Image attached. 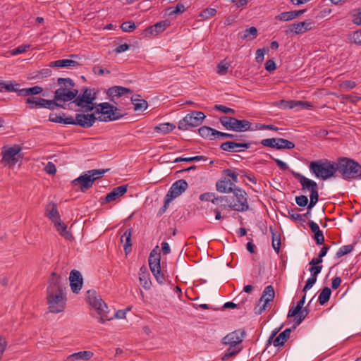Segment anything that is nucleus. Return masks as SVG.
<instances>
[{
  "label": "nucleus",
  "mask_w": 361,
  "mask_h": 361,
  "mask_svg": "<svg viewBox=\"0 0 361 361\" xmlns=\"http://www.w3.org/2000/svg\"><path fill=\"white\" fill-rule=\"evenodd\" d=\"M67 297L65 283L62 278L53 272L47 288V309L49 312H63L66 307Z\"/></svg>",
  "instance_id": "1"
},
{
  "label": "nucleus",
  "mask_w": 361,
  "mask_h": 361,
  "mask_svg": "<svg viewBox=\"0 0 361 361\" xmlns=\"http://www.w3.org/2000/svg\"><path fill=\"white\" fill-rule=\"evenodd\" d=\"M309 169L312 174L322 180L336 177L338 170L337 162H334L326 159L311 161Z\"/></svg>",
  "instance_id": "2"
},
{
  "label": "nucleus",
  "mask_w": 361,
  "mask_h": 361,
  "mask_svg": "<svg viewBox=\"0 0 361 361\" xmlns=\"http://www.w3.org/2000/svg\"><path fill=\"white\" fill-rule=\"evenodd\" d=\"M337 167L338 172L345 180L361 178V165L348 158H341L338 160Z\"/></svg>",
  "instance_id": "3"
},
{
  "label": "nucleus",
  "mask_w": 361,
  "mask_h": 361,
  "mask_svg": "<svg viewBox=\"0 0 361 361\" xmlns=\"http://www.w3.org/2000/svg\"><path fill=\"white\" fill-rule=\"evenodd\" d=\"M95 114H101L97 116V118L99 121L102 122L118 120L124 116L118 108L108 102L97 104V108L95 109Z\"/></svg>",
  "instance_id": "4"
},
{
  "label": "nucleus",
  "mask_w": 361,
  "mask_h": 361,
  "mask_svg": "<svg viewBox=\"0 0 361 361\" xmlns=\"http://www.w3.org/2000/svg\"><path fill=\"white\" fill-rule=\"evenodd\" d=\"M109 169H93L81 174L78 178L73 180V184L80 185L82 191H85L93 185L94 180L100 178Z\"/></svg>",
  "instance_id": "5"
},
{
  "label": "nucleus",
  "mask_w": 361,
  "mask_h": 361,
  "mask_svg": "<svg viewBox=\"0 0 361 361\" xmlns=\"http://www.w3.org/2000/svg\"><path fill=\"white\" fill-rule=\"evenodd\" d=\"M224 177L219 180L216 183V190L221 193L233 192L235 183L238 182V173L231 169L224 170Z\"/></svg>",
  "instance_id": "6"
},
{
  "label": "nucleus",
  "mask_w": 361,
  "mask_h": 361,
  "mask_svg": "<svg viewBox=\"0 0 361 361\" xmlns=\"http://www.w3.org/2000/svg\"><path fill=\"white\" fill-rule=\"evenodd\" d=\"M21 147L18 145L11 147L4 146L2 148L1 163L9 168L13 167L22 159L20 152Z\"/></svg>",
  "instance_id": "7"
},
{
  "label": "nucleus",
  "mask_w": 361,
  "mask_h": 361,
  "mask_svg": "<svg viewBox=\"0 0 361 361\" xmlns=\"http://www.w3.org/2000/svg\"><path fill=\"white\" fill-rule=\"evenodd\" d=\"M205 117L203 112L193 111L178 122V128L181 130H189L192 128L200 126Z\"/></svg>",
  "instance_id": "8"
},
{
  "label": "nucleus",
  "mask_w": 361,
  "mask_h": 361,
  "mask_svg": "<svg viewBox=\"0 0 361 361\" xmlns=\"http://www.w3.org/2000/svg\"><path fill=\"white\" fill-rule=\"evenodd\" d=\"M88 302L92 307L96 311V313L99 317V320L101 323H104L111 319L108 316V306L102 300L100 296L97 295L94 293L89 295Z\"/></svg>",
  "instance_id": "9"
},
{
  "label": "nucleus",
  "mask_w": 361,
  "mask_h": 361,
  "mask_svg": "<svg viewBox=\"0 0 361 361\" xmlns=\"http://www.w3.org/2000/svg\"><path fill=\"white\" fill-rule=\"evenodd\" d=\"M88 302L92 307L96 311V313L99 317V320L101 323H104L111 319L108 316V306L102 300L100 296L97 295L94 293L89 295Z\"/></svg>",
  "instance_id": "10"
},
{
  "label": "nucleus",
  "mask_w": 361,
  "mask_h": 361,
  "mask_svg": "<svg viewBox=\"0 0 361 361\" xmlns=\"http://www.w3.org/2000/svg\"><path fill=\"white\" fill-rule=\"evenodd\" d=\"M235 200L231 197V209L237 212H245L249 209L247 195L239 188H234L233 192Z\"/></svg>",
  "instance_id": "11"
},
{
  "label": "nucleus",
  "mask_w": 361,
  "mask_h": 361,
  "mask_svg": "<svg viewBox=\"0 0 361 361\" xmlns=\"http://www.w3.org/2000/svg\"><path fill=\"white\" fill-rule=\"evenodd\" d=\"M250 147V143L247 142L243 136H237L235 140L226 141L221 143L220 148L226 152H241L245 149Z\"/></svg>",
  "instance_id": "12"
},
{
  "label": "nucleus",
  "mask_w": 361,
  "mask_h": 361,
  "mask_svg": "<svg viewBox=\"0 0 361 361\" xmlns=\"http://www.w3.org/2000/svg\"><path fill=\"white\" fill-rule=\"evenodd\" d=\"M188 183L184 179H180L172 184L167 194L166 195V204L180 195L188 188Z\"/></svg>",
  "instance_id": "13"
},
{
  "label": "nucleus",
  "mask_w": 361,
  "mask_h": 361,
  "mask_svg": "<svg viewBox=\"0 0 361 361\" xmlns=\"http://www.w3.org/2000/svg\"><path fill=\"white\" fill-rule=\"evenodd\" d=\"M95 112L94 114H78L74 119L71 116V125H76L80 127L88 128L92 127L95 121L98 120Z\"/></svg>",
  "instance_id": "14"
},
{
  "label": "nucleus",
  "mask_w": 361,
  "mask_h": 361,
  "mask_svg": "<svg viewBox=\"0 0 361 361\" xmlns=\"http://www.w3.org/2000/svg\"><path fill=\"white\" fill-rule=\"evenodd\" d=\"M245 336V330H235L224 336L222 338V343L227 345L242 346L241 344Z\"/></svg>",
  "instance_id": "15"
},
{
  "label": "nucleus",
  "mask_w": 361,
  "mask_h": 361,
  "mask_svg": "<svg viewBox=\"0 0 361 361\" xmlns=\"http://www.w3.org/2000/svg\"><path fill=\"white\" fill-rule=\"evenodd\" d=\"M314 25L312 20H305L290 25L285 31L286 35L291 34H302L306 31L310 30Z\"/></svg>",
  "instance_id": "16"
},
{
  "label": "nucleus",
  "mask_w": 361,
  "mask_h": 361,
  "mask_svg": "<svg viewBox=\"0 0 361 361\" xmlns=\"http://www.w3.org/2000/svg\"><path fill=\"white\" fill-rule=\"evenodd\" d=\"M78 94V90L73 89L69 90L66 87H60L55 91V100L69 102L75 99Z\"/></svg>",
  "instance_id": "17"
},
{
  "label": "nucleus",
  "mask_w": 361,
  "mask_h": 361,
  "mask_svg": "<svg viewBox=\"0 0 361 361\" xmlns=\"http://www.w3.org/2000/svg\"><path fill=\"white\" fill-rule=\"evenodd\" d=\"M96 94L97 93L94 90L85 88L82 94H80L78 96L77 95L73 100V103L76 106H82L83 103L91 104L92 102H94L96 99Z\"/></svg>",
  "instance_id": "18"
},
{
  "label": "nucleus",
  "mask_w": 361,
  "mask_h": 361,
  "mask_svg": "<svg viewBox=\"0 0 361 361\" xmlns=\"http://www.w3.org/2000/svg\"><path fill=\"white\" fill-rule=\"evenodd\" d=\"M69 281L72 291L78 293L83 283V279L80 272L75 269L72 270L70 273Z\"/></svg>",
  "instance_id": "19"
},
{
  "label": "nucleus",
  "mask_w": 361,
  "mask_h": 361,
  "mask_svg": "<svg viewBox=\"0 0 361 361\" xmlns=\"http://www.w3.org/2000/svg\"><path fill=\"white\" fill-rule=\"evenodd\" d=\"M293 174L296 178L299 179L302 190H307L311 192L317 188V184L314 180L309 179L299 173L293 172Z\"/></svg>",
  "instance_id": "20"
},
{
  "label": "nucleus",
  "mask_w": 361,
  "mask_h": 361,
  "mask_svg": "<svg viewBox=\"0 0 361 361\" xmlns=\"http://www.w3.org/2000/svg\"><path fill=\"white\" fill-rule=\"evenodd\" d=\"M251 123L247 120H238L233 117L231 130L235 132H245L251 130Z\"/></svg>",
  "instance_id": "21"
},
{
  "label": "nucleus",
  "mask_w": 361,
  "mask_h": 361,
  "mask_svg": "<svg viewBox=\"0 0 361 361\" xmlns=\"http://www.w3.org/2000/svg\"><path fill=\"white\" fill-rule=\"evenodd\" d=\"M127 192V185H123L118 186L113 189V190L108 193L105 197L104 201L110 202L116 200L117 197L123 195Z\"/></svg>",
  "instance_id": "22"
},
{
  "label": "nucleus",
  "mask_w": 361,
  "mask_h": 361,
  "mask_svg": "<svg viewBox=\"0 0 361 361\" xmlns=\"http://www.w3.org/2000/svg\"><path fill=\"white\" fill-rule=\"evenodd\" d=\"M45 215L48 217L53 223H55L58 220L61 219L59 213L57 209L56 204L51 202L46 207Z\"/></svg>",
  "instance_id": "23"
},
{
  "label": "nucleus",
  "mask_w": 361,
  "mask_h": 361,
  "mask_svg": "<svg viewBox=\"0 0 361 361\" xmlns=\"http://www.w3.org/2000/svg\"><path fill=\"white\" fill-rule=\"evenodd\" d=\"M94 355L92 351H80L70 355L66 361L90 360Z\"/></svg>",
  "instance_id": "24"
},
{
  "label": "nucleus",
  "mask_w": 361,
  "mask_h": 361,
  "mask_svg": "<svg viewBox=\"0 0 361 361\" xmlns=\"http://www.w3.org/2000/svg\"><path fill=\"white\" fill-rule=\"evenodd\" d=\"M132 90L129 88L121 87V86H114L108 89L107 94L109 98L114 97H121L127 93H131ZM113 101L112 99H110Z\"/></svg>",
  "instance_id": "25"
},
{
  "label": "nucleus",
  "mask_w": 361,
  "mask_h": 361,
  "mask_svg": "<svg viewBox=\"0 0 361 361\" xmlns=\"http://www.w3.org/2000/svg\"><path fill=\"white\" fill-rule=\"evenodd\" d=\"M79 65L78 62L71 59H59L57 61H51L49 66L51 68H69L75 67Z\"/></svg>",
  "instance_id": "26"
},
{
  "label": "nucleus",
  "mask_w": 361,
  "mask_h": 361,
  "mask_svg": "<svg viewBox=\"0 0 361 361\" xmlns=\"http://www.w3.org/2000/svg\"><path fill=\"white\" fill-rule=\"evenodd\" d=\"M54 224L57 231L61 236L68 240L73 239L72 234L67 230V226L63 222H62L61 219L58 220Z\"/></svg>",
  "instance_id": "27"
},
{
  "label": "nucleus",
  "mask_w": 361,
  "mask_h": 361,
  "mask_svg": "<svg viewBox=\"0 0 361 361\" xmlns=\"http://www.w3.org/2000/svg\"><path fill=\"white\" fill-rule=\"evenodd\" d=\"M275 297V292L274 287L271 285L267 286L263 290L262 295L260 298V302L268 304L272 301Z\"/></svg>",
  "instance_id": "28"
},
{
  "label": "nucleus",
  "mask_w": 361,
  "mask_h": 361,
  "mask_svg": "<svg viewBox=\"0 0 361 361\" xmlns=\"http://www.w3.org/2000/svg\"><path fill=\"white\" fill-rule=\"evenodd\" d=\"M169 25V23L167 21H161L157 23L153 26L148 27L146 30V32L150 33L152 35H157L159 33L164 31Z\"/></svg>",
  "instance_id": "29"
},
{
  "label": "nucleus",
  "mask_w": 361,
  "mask_h": 361,
  "mask_svg": "<svg viewBox=\"0 0 361 361\" xmlns=\"http://www.w3.org/2000/svg\"><path fill=\"white\" fill-rule=\"evenodd\" d=\"M290 329H286L283 332L280 333L279 336L273 340L272 343L274 345L275 347H280L283 345L284 343L290 337Z\"/></svg>",
  "instance_id": "30"
},
{
  "label": "nucleus",
  "mask_w": 361,
  "mask_h": 361,
  "mask_svg": "<svg viewBox=\"0 0 361 361\" xmlns=\"http://www.w3.org/2000/svg\"><path fill=\"white\" fill-rule=\"evenodd\" d=\"M149 266L151 269H158L161 267L160 261L161 256L160 254L154 250H153L149 255Z\"/></svg>",
  "instance_id": "31"
},
{
  "label": "nucleus",
  "mask_w": 361,
  "mask_h": 361,
  "mask_svg": "<svg viewBox=\"0 0 361 361\" xmlns=\"http://www.w3.org/2000/svg\"><path fill=\"white\" fill-rule=\"evenodd\" d=\"M212 203L219 205L221 207L226 209L229 207L231 209V197L221 196L212 199Z\"/></svg>",
  "instance_id": "32"
},
{
  "label": "nucleus",
  "mask_w": 361,
  "mask_h": 361,
  "mask_svg": "<svg viewBox=\"0 0 361 361\" xmlns=\"http://www.w3.org/2000/svg\"><path fill=\"white\" fill-rule=\"evenodd\" d=\"M215 131L216 130L208 126H202L199 128L198 132L199 134L204 138L209 140H214L216 139Z\"/></svg>",
  "instance_id": "33"
},
{
  "label": "nucleus",
  "mask_w": 361,
  "mask_h": 361,
  "mask_svg": "<svg viewBox=\"0 0 361 361\" xmlns=\"http://www.w3.org/2000/svg\"><path fill=\"white\" fill-rule=\"evenodd\" d=\"M257 29L255 27H250L241 32L239 35L243 39L252 40L257 37Z\"/></svg>",
  "instance_id": "34"
},
{
  "label": "nucleus",
  "mask_w": 361,
  "mask_h": 361,
  "mask_svg": "<svg viewBox=\"0 0 361 361\" xmlns=\"http://www.w3.org/2000/svg\"><path fill=\"white\" fill-rule=\"evenodd\" d=\"M131 235H132V229H127L123 234L121 237V242L125 243L123 245L124 250L126 252H128V250L131 247Z\"/></svg>",
  "instance_id": "35"
},
{
  "label": "nucleus",
  "mask_w": 361,
  "mask_h": 361,
  "mask_svg": "<svg viewBox=\"0 0 361 361\" xmlns=\"http://www.w3.org/2000/svg\"><path fill=\"white\" fill-rule=\"evenodd\" d=\"M65 116L64 113H62L61 115H58L56 114H51L49 117V120L51 122L59 123H64L71 125V116L63 118Z\"/></svg>",
  "instance_id": "36"
},
{
  "label": "nucleus",
  "mask_w": 361,
  "mask_h": 361,
  "mask_svg": "<svg viewBox=\"0 0 361 361\" xmlns=\"http://www.w3.org/2000/svg\"><path fill=\"white\" fill-rule=\"evenodd\" d=\"M43 98L36 97H30L25 99V102L28 104V107L30 109H39L42 108V102L41 99Z\"/></svg>",
  "instance_id": "37"
},
{
  "label": "nucleus",
  "mask_w": 361,
  "mask_h": 361,
  "mask_svg": "<svg viewBox=\"0 0 361 361\" xmlns=\"http://www.w3.org/2000/svg\"><path fill=\"white\" fill-rule=\"evenodd\" d=\"M139 280L140 284L145 289L149 290L151 288L152 282L148 272L139 273Z\"/></svg>",
  "instance_id": "38"
},
{
  "label": "nucleus",
  "mask_w": 361,
  "mask_h": 361,
  "mask_svg": "<svg viewBox=\"0 0 361 361\" xmlns=\"http://www.w3.org/2000/svg\"><path fill=\"white\" fill-rule=\"evenodd\" d=\"M242 346L229 345V348L225 352L222 360H226L229 357L235 356L242 350Z\"/></svg>",
  "instance_id": "39"
},
{
  "label": "nucleus",
  "mask_w": 361,
  "mask_h": 361,
  "mask_svg": "<svg viewBox=\"0 0 361 361\" xmlns=\"http://www.w3.org/2000/svg\"><path fill=\"white\" fill-rule=\"evenodd\" d=\"M331 290L329 287H325L319 293L318 300L320 305H323L327 302L330 298Z\"/></svg>",
  "instance_id": "40"
},
{
  "label": "nucleus",
  "mask_w": 361,
  "mask_h": 361,
  "mask_svg": "<svg viewBox=\"0 0 361 361\" xmlns=\"http://www.w3.org/2000/svg\"><path fill=\"white\" fill-rule=\"evenodd\" d=\"M295 147V144L288 140L283 138H278L276 143V149H293Z\"/></svg>",
  "instance_id": "41"
},
{
  "label": "nucleus",
  "mask_w": 361,
  "mask_h": 361,
  "mask_svg": "<svg viewBox=\"0 0 361 361\" xmlns=\"http://www.w3.org/2000/svg\"><path fill=\"white\" fill-rule=\"evenodd\" d=\"M131 100L135 111H144L147 108V102L144 99L132 97Z\"/></svg>",
  "instance_id": "42"
},
{
  "label": "nucleus",
  "mask_w": 361,
  "mask_h": 361,
  "mask_svg": "<svg viewBox=\"0 0 361 361\" xmlns=\"http://www.w3.org/2000/svg\"><path fill=\"white\" fill-rule=\"evenodd\" d=\"M270 231L272 235V247L276 252L278 254L279 252L280 247H281V237L280 234L275 233L271 227H270Z\"/></svg>",
  "instance_id": "43"
},
{
  "label": "nucleus",
  "mask_w": 361,
  "mask_h": 361,
  "mask_svg": "<svg viewBox=\"0 0 361 361\" xmlns=\"http://www.w3.org/2000/svg\"><path fill=\"white\" fill-rule=\"evenodd\" d=\"M41 102H42V108L54 109L56 107H62V105L56 102L57 100H55V98L53 100H47L45 99H41Z\"/></svg>",
  "instance_id": "44"
},
{
  "label": "nucleus",
  "mask_w": 361,
  "mask_h": 361,
  "mask_svg": "<svg viewBox=\"0 0 361 361\" xmlns=\"http://www.w3.org/2000/svg\"><path fill=\"white\" fill-rule=\"evenodd\" d=\"M274 105L276 107L281 108V109H294L293 106V100H284L281 99L279 101H277L274 102Z\"/></svg>",
  "instance_id": "45"
},
{
  "label": "nucleus",
  "mask_w": 361,
  "mask_h": 361,
  "mask_svg": "<svg viewBox=\"0 0 361 361\" xmlns=\"http://www.w3.org/2000/svg\"><path fill=\"white\" fill-rule=\"evenodd\" d=\"M309 313V310L305 307L304 309H301L298 315L294 318V326L295 328L298 325H299L307 317Z\"/></svg>",
  "instance_id": "46"
},
{
  "label": "nucleus",
  "mask_w": 361,
  "mask_h": 361,
  "mask_svg": "<svg viewBox=\"0 0 361 361\" xmlns=\"http://www.w3.org/2000/svg\"><path fill=\"white\" fill-rule=\"evenodd\" d=\"M353 248L354 247L352 245H347L341 247L336 254V257L340 258L345 255H348L353 250Z\"/></svg>",
  "instance_id": "47"
},
{
  "label": "nucleus",
  "mask_w": 361,
  "mask_h": 361,
  "mask_svg": "<svg viewBox=\"0 0 361 361\" xmlns=\"http://www.w3.org/2000/svg\"><path fill=\"white\" fill-rule=\"evenodd\" d=\"M310 201L307 206V209L311 210L312 207L317 204L319 200V193L317 188L314 189V190L310 192Z\"/></svg>",
  "instance_id": "48"
},
{
  "label": "nucleus",
  "mask_w": 361,
  "mask_h": 361,
  "mask_svg": "<svg viewBox=\"0 0 361 361\" xmlns=\"http://www.w3.org/2000/svg\"><path fill=\"white\" fill-rule=\"evenodd\" d=\"M175 128V126L170 123H161L155 128L157 131L163 133L164 134L172 131Z\"/></svg>",
  "instance_id": "49"
},
{
  "label": "nucleus",
  "mask_w": 361,
  "mask_h": 361,
  "mask_svg": "<svg viewBox=\"0 0 361 361\" xmlns=\"http://www.w3.org/2000/svg\"><path fill=\"white\" fill-rule=\"evenodd\" d=\"M151 271L153 274L157 281L159 284H164L165 283V276L164 274L161 272V267L158 269H151Z\"/></svg>",
  "instance_id": "50"
},
{
  "label": "nucleus",
  "mask_w": 361,
  "mask_h": 361,
  "mask_svg": "<svg viewBox=\"0 0 361 361\" xmlns=\"http://www.w3.org/2000/svg\"><path fill=\"white\" fill-rule=\"evenodd\" d=\"M221 125L228 130H231L233 126V117L231 116H221L219 119Z\"/></svg>",
  "instance_id": "51"
},
{
  "label": "nucleus",
  "mask_w": 361,
  "mask_h": 361,
  "mask_svg": "<svg viewBox=\"0 0 361 361\" xmlns=\"http://www.w3.org/2000/svg\"><path fill=\"white\" fill-rule=\"evenodd\" d=\"M229 66V63H225L224 61H221L216 66V73L220 75H224L227 73Z\"/></svg>",
  "instance_id": "52"
},
{
  "label": "nucleus",
  "mask_w": 361,
  "mask_h": 361,
  "mask_svg": "<svg viewBox=\"0 0 361 361\" xmlns=\"http://www.w3.org/2000/svg\"><path fill=\"white\" fill-rule=\"evenodd\" d=\"M57 83L59 85H61V87H66L67 89H68L71 87H73L75 85V83L73 82V81L69 78H59L57 80Z\"/></svg>",
  "instance_id": "53"
},
{
  "label": "nucleus",
  "mask_w": 361,
  "mask_h": 361,
  "mask_svg": "<svg viewBox=\"0 0 361 361\" xmlns=\"http://www.w3.org/2000/svg\"><path fill=\"white\" fill-rule=\"evenodd\" d=\"M185 6L180 3H179L176 6L171 7L168 9L169 15L171 16V15H175V14H178V13H182L185 11Z\"/></svg>",
  "instance_id": "54"
},
{
  "label": "nucleus",
  "mask_w": 361,
  "mask_h": 361,
  "mask_svg": "<svg viewBox=\"0 0 361 361\" xmlns=\"http://www.w3.org/2000/svg\"><path fill=\"white\" fill-rule=\"evenodd\" d=\"M207 158L204 156H195L191 157H178L174 160V162H180V161H201L206 160Z\"/></svg>",
  "instance_id": "55"
},
{
  "label": "nucleus",
  "mask_w": 361,
  "mask_h": 361,
  "mask_svg": "<svg viewBox=\"0 0 361 361\" xmlns=\"http://www.w3.org/2000/svg\"><path fill=\"white\" fill-rule=\"evenodd\" d=\"M275 19L279 20L280 21H288V20L294 19V18H293V12L288 11V12L281 13L279 15H278L275 17Z\"/></svg>",
  "instance_id": "56"
},
{
  "label": "nucleus",
  "mask_w": 361,
  "mask_h": 361,
  "mask_svg": "<svg viewBox=\"0 0 361 361\" xmlns=\"http://www.w3.org/2000/svg\"><path fill=\"white\" fill-rule=\"evenodd\" d=\"M136 26L135 23L132 21H126L121 24V28L123 31L130 32H133L135 29Z\"/></svg>",
  "instance_id": "57"
},
{
  "label": "nucleus",
  "mask_w": 361,
  "mask_h": 361,
  "mask_svg": "<svg viewBox=\"0 0 361 361\" xmlns=\"http://www.w3.org/2000/svg\"><path fill=\"white\" fill-rule=\"evenodd\" d=\"M278 138H267L261 141V144L264 147H269L276 149V143Z\"/></svg>",
  "instance_id": "58"
},
{
  "label": "nucleus",
  "mask_w": 361,
  "mask_h": 361,
  "mask_svg": "<svg viewBox=\"0 0 361 361\" xmlns=\"http://www.w3.org/2000/svg\"><path fill=\"white\" fill-rule=\"evenodd\" d=\"M216 13V10L215 8H207L204 10H203L200 14V16L202 18L207 19L213 16H214Z\"/></svg>",
  "instance_id": "59"
},
{
  "label": "nucleus",
  "mask_w": 361,
  "mask_h": 361,
  "mask_svg": "<svg viewBox=\"0 0 361 361\" xmlns=\"http://www.w3.org/2000/svg\"><path fill=\"white\" fill-rule=\"evenodd\" d=\"M298 208H294L288 210V216L293 219V221H302V215L297 213L296 211H298Z\"/></svg>",
  "instance_id": "60"
},
{
  "label": "nucleus",
  "mask_w": 361,
  "mask_h": 361,
  "mask_svg": "<svg viewBox=\"0 0 361 361\" xmlns=\"http://www.w3.org/2000/svg\"><path fill=\"white\" fill-rule=\"evenodd\" d=\"M293 106L294 108L298 107L300 109H311L312 108V104L307 102H303V101H296L293 100Z\"/></svg>",
  "instance_id": "61"
},
{
  "label": "nucleus",
  "mask_w": 361,
  "mask_h": 361,
  "mask_svg": "<svg viewBox=\"0 0 361 361\" xmlns=\"http://www.w3.org/2000/svg\"><path fill=\"white\" fill-rule=\"evenodd\" d=\"M214 108V109L220 111L224 114H235L234 109H233L231 108H228L224 105L216 104Z\"/></svg>",
  "instance_id": "62"
},
{
  "label": "nucleus",
  "mask_w": 361,
  "mask_h": 361,
  "mask_svg": "<svg viewBox=\"0 0 361 361\" xmlns=\"http://www.w3.org/2000/svg\"><path fill=\"white\" fill-rule=\"evenodd\" d=\"M30 47L29 44L21 45L11 51V54L16 56L25 52Z\"/></svg>",
  "instance_id": "63"
},
{
  "label": "nucleus",
  "mask_w": 361,
  "mask_h": 361,
  "mask_svg": "<svg viewBox=\"0 0 361 361\" xmlns=\"http://www.w3.org/2000/svg\"><path fill=\"white\" fill-rule=\"evenodd\" d=\"M295 202L300 207H305L308 204V198L305 195H300L295 197Z\"/></svg>",
  "instance_id": "64"
}]
</instances>
